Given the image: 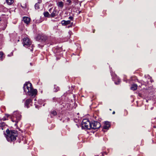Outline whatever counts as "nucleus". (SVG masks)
Listing matches in <instances>:
<instances>
[{
	"label": "nucleus",
	"mask_w": 156,
	"mask_h": 156,
	"mask_svg": "<svg viewBox=\"0 0 156 156\" xmlns=\"http://www.w3.org/2000/svg\"><path fill=\"white\" fill-rule=\"evenodd\" d=\"M44 16L45 17H50V14L48 12H46L43 13Z\"/></svg>",
	"instance_id": "nucleus-17"
},
{
	"label": "nucleus",
	"mask_w": 156,
	"mask_h": 156,
	"mask_svg": "<svg viewBox=\"0 0 156 156\" xmlns=\"http://www.w3.org/2000/svg\"><path fill=\"white\" fill-rule=\"evenodd\" d=\"M21 115L20 113L18 112H13L12 116L11 117V120L13 122H15L16 125V123L20 120Z\"/></svg>",
	"instance_id": "nucleus-3"
},
{
	"label": "nucleus",
	"mask_w": 156,
	"mask_h": 156,
	"mask_svg": "<svg viewBox=\"0 0 156 156\" xmlns=\"http://www.w3.org/2000/svg\"><path fill=\"white\" fill-rule=\"evenodd\" d=\"M5 124L4 122H2L0 123V129L3 130L4 129L5 127Z\"/></svg>",
	"instance_id": "nucleus-16"
},
{
	"label": "nucleus",
	"mask_w": 156,
	"mask_h": 156,
	"mask_svg": "<svg viewBox=\"0 0 156 156\" xmlns=\"http://www.w3.org/2000/svg\"><path fill=\"white\" fill-rule=\"evenodd\" d=\"M153 127H154V128H156V126H154Z\"/></svg>",
	"instance_id": "nucleus-37"
},
{
	"label": "nucleus",
	"mask_w": 156,
	"mask_h": 156,
	"mask_svg": "<svg viewBox=\"0 0 156 156\" xmlns=\"http://www.w3.org/2000/svg\"><path fill=\"white\" fill-rule=\"evenodd\" d=\"M47 37L45 35H39L37 36V39L40 41L44 42L47 39Z\"/></svg>",
	"instance_id": "nucleus-8"
},
{
	"label": "nucleus",
	"mask_w": 156,
	"mask_h": 156,
	"mask_svg": "<svg viewBox=\"0 0 156 156\" xmlns=\"http://www.w3.org/2000/svg\"><path fill=\"white\" fill-rule=\"evenodd\" d=\"M30 65H31V66H32L33 65L31 63H30Z\"/></svg>",
	"instance_id": "nucleus-36"
},
{
	"label": "nucleus",
	"mask_w": 156,
	"mask_h": 156,
	"mask_svg": "<svg viewBox=\"0 0 156 156\" xmlns=\"http://www.w3.org/2000/svg\"><path fill=\"white\" fill-rule=\"evenodd\" d=\"M5 9L4 7L2 5H0V12L3 11Z\"/></svg>",
	"instance_id": "nucleus-21"
},
{
	"label": "nucleus",
	"mask_w": 156,
	"mask_h": 156,
	"mask_svg": "<svg viewBox=\"0 0 156 156\" xmlns=\"http://www.w3.org/2000/svg\"><path fill=\"white\" fill-rule=\"evenodd\" d=\"M147 83L148 85V89L151 88V90L153 91L154 89L152 88V86L151 84V83L154 82L153 80L152 79L151 77L149 76V75H147Z\"/></svg>",
	"instance_id": "nucleus-7"
},
{
	"label": "nucleus",
	"mask_w": 156,
	"mask_h": 156,
	"mask_svg": "<svg viewBox=\"0 0 156 156\" xmlns=\"http://www.w3.org/2000/svg\"><path fill=\"white\" fill-rule=\"evenodd\" d=\"M23 20L25 23L28 24L30 22V18L27 17H24Z\"/></svg>",
	"instance_id": "nucleus-11"
},
{
	"label": "nucleus",
	"mask_w": 156,
	"mask_h": 156,
	"mask_svg": "<svg viewBox=\"0 0 156 156\" xmlns=\"http://www.w3.org/2000/svg\"><path fill=\"white\" fill-rule=\"evenodd\" d=\"M23 44L24 46L26 48H28L31 44V42L29 39L27 37H25L23 39Z\"/></svg>",
	"instance_id": "nucleus-6"
},
{
	"label": "nucleus",
	"mask_w": 156,
	"mask_h": 156,
	"mask_svg": "<svg viewBox=\"0 0 156 156\" xmlns=\"http://www.w3.org/2000/svg\"><path fill=\"white\" fill-rule=\"evenodd\" d=\"M23 88L24 91L27 95L35 96L37 94V90L33 88L32 84L29 82H26L24 84Z\"/></svg>",
	"instance_id": "nucleus-1"
},
{
	"label": "nucleus",
	"mask_w": 156,
	"mask_h": 156,
	"mask_svg": "<svg viewBox=\"0 0 156 156\" xmlns=\"http://www.w3.org/2000/svg\"><path fill=\"white\" fill-rule=\"evenodd\" d=\"M121 82V80L120 79H118V82H115V84H118L119 83Z\"/></svg>",
	"instance_id": "nucleus-23"
},
{
	"label": "nucleus",
	"mask_w": 156,
	"mask_h": 156,
	"mask_svg": "<svg viewBox=\"0 0 156 156\" xmlns=\"http://www.w3.org/2000/svg\"><path fill=\"white\" fill-rule=\"evenodd\" d=\"M58 90H59V87L57 86L56 85H54V91L55 92H56Z\"/></svg>",
	"instance_id": "nucleus-20"
},
{
	"label": "nucleus",
	"mask_w": 156,
	"mask_h": 156,
	"mask_svg": "<svg viewBox=\"0 0 156 156\" xmlns=\"http://www.w3.org/2000/svg\"><path fill=\"white\" fill-rule=\"evenodd\" d=\"M35 7L36 9H39V4L38 3H36L35 5Z\"/></svg>",
	"instance_id": "nucleus-22"
},
{
	"label": "nucleus",
	"mask_w": 156,
	"mask_h": 156,
	"mask_svg": "<svg viewBox=\"0 0 156 156\" xmlns=\"http://www.w3.org/2000/svg\"><path fill=\"white\" fill-rule=\"evenodd\" d=\"M23 9H25L26 8V5L25 4H24L23 5H21Z\"/></svg>",
	"instance_id": "nucleus-24"
},
{
	"label": "nucleus",
	"mask_w": 156,
	"mask_h": 156,
	"mask_svg": "<svg viewBox=\"0 0 156 156\" xmlns=\"http://www.w3.org/2000/svg\"><path fill=\"white\" fill-rule=\"evenodd\" d=\"M32 102V99H28L26 100L25 103V106L28 108L30 105H31Z\"/></svg>",
	"instance_id": "nucleus-9"
},
{
	"label": "nucleus",
	"mask_w": 156,
	"mask_h": 156,
	"mask_svg": "<svg viewBox=\"0 0 156 156\" xmlns=\"http://www.w3.org/2000/svg\"><path fill=\"white\" fill-rule=\"evenodd\" d=\"M6 2L8 5H11L14 2L13 0H6Z\"/></svg>",
	"instance_id": "nucleus-18"
},
{
	"label": "nucleus",
	"mask_w": 156,
	"mask_h": 156,
	"mask_svg": "<svg viewBox=\"0 0 156 156\" xmlns=\"http://www.w3.org/2000/svg\"><path fill=\"white\" fill-rule=\"evenodd\" d=\"M72 27V25H69V26H68L67 27L68 28H69L70 27Z\"/></svg>",
	"instance_id": "nucleus-30"
},
{
	"label": "nucleus",
	"mask_w": 156,
	"mask_h": 156,
	"mask_svg": "<svg viewBox=\"0 0 156 156\" xmlns=\"http://www.w3.org/2000/svg\"><path fill=\"white\" fill-rule=\"evenodd\" d=\"M94 31H95V30H93V33H94Z\"/></svg>",
	"instance_id": "nucleus-39"
},
{
	"label": "nucleus",
	"mask_w": 156,
	"mask_h": 156,
	"mask_svg": "<svg viewBox=\"0 0 156 156\" xmlns=\"http://www.w3.org/2000/svg\"><path fill=\"white\" fill-rule=\"evenodd\" d=\"M3 55V53L2 52H0V58H2Z\"/></svg>",
	"instance_id": "nucleus-26"
},
{
	"label": "nucleus",
	"mask_w": 156,
	"mask_h": 156,
	"mask_svg": "<svg viewBox=\"0 0 156 156\" xmlns=\"http://www.w3.org/2000/svg\"><path fill=\"white\" fill-rule=\"evenodd\" d=\"M30 50L31 51H32L33 50V48H32L31 49L30 48Z\"/></svg>",
	"instance_id": "nucleus-32"
},
{
	"label": "nucleus",
	"mask_w": 156,
	"mask_h": 156,
	"mask_svg": "<svg viewBox=\"0 0 156 156\" xmlns=\"http://www.w3.org/2000/svg\"><path fill=\"white\" fill-rule=\"evenodd\" d=\"M51 10V8H50V9L49 10V11L50 12V11Z\"/></svg>",
	"instance_id": "nucleus-35"
},
{
	"label": "nucleus",
	"mask_w": 156,
	"mask_h": 156,
	"mask_svg": "<svg viewBox=\"0 0 156 156\" xmlns=\"http://www.w3.org/2000/svg\"><path fill=\"white\" fill-rule=\"evenodd\" d=\"M90 123L87 119H83L81 123L82 129H90Z\"/></svg>",
	"instance_id": "nucleus-4"
},
{
	"label": "nucleus",
	"mask_w": 156,
	"mask_h": 156,
	"mask_svg": "<svg viewBox=\"0 0 156 156\" xmlns=\"http://www.w3.org/2000/svg\"><path fill=\"white\" fill-rule=\"evenodd\" d=\"M73 17L72 16H70L69 17V19L70 20H73Z\"/></svg>",
	"instance_id": "nucleus-27"
},
{
	"label": "nucleus",
	"mask_w": 156,
	"mask_h": 156,
	"mask_svg": "<svg viewBox=\"0 0 156 156\" xmlns=\"http://www.w3.org/2000/svg\"><path fill=\"white\" fill-rule=\"evenodd\" d=\"M51 117H52L53 116H55L57 115V113L55 111H53L51 112Z\"/></svg>",
	"instance_id": "nucleus-19"
},
{
	"label": "nucleus",
	"mask_w": 156,
	"mask_h": 156,
	"mask_svg": "<svg viewBox=\"0 0 156 156\" xmlns=\"http://www.w3.org/2000/svg\"><path fill=\"white\" fill-rule=\"evenodd\" d=\"M101 126L100 123L97 121H94L90 123V129H96L99 128Z\"/></svg>",
	"instance_id": "nucleus-5"
},
{
	"label": "nucleus",
	"mask_w": 156,
	"mask_h": 156,
	"mask_svg": "<svg viewBox=\"0 0 156 156\" xmlns=\"http://www.w3.org/2000/svg\"><path fill=\"white\" fill-rule=\"evenodd\" d=\"M6 25H5L4 26V28L3 29V30H4L5 29V28H6Z\"/></svg>",
	"instance_id": "nucleus-31"
},
{
	"label": "nucleus",
	"mask_w": 156,
	"mask_h": 156,
	"mask_svg": "<svg viewBox=\"0 0 156 156\" xmlns=\"http://www.w3.org/2000/svg\"><path fill=\"white\" fill-rule=\"evenodd\" d=\"M104 155V153H101L100 156H103Z\"/></svg>",
	"instance_id": "nucleus-28"
},
{
	"label": "nucleus",
	"mask_w": 156,
	"mask_h": 156,
	"mask_svg": "<svg viewBox=\"0 0 156 156\" xmlns=\"http://www.w3.org/2000/svg\"><path fill=\"white\" fill-rule=\"evenodd\" d=\"M110 126V124L109 122H105L103 126V129H108Z\"/></svg>",
	"instance_id": "nucleus-12"
},
{
	"label": "nucleus",
	"mask_w": 156,
	"mask_h": 156,
	"mask_svg": "<svg viewBox=\"0 0 156 156\" xmlns=\"http://www.w3.org/2000/svg\"><path fill=\"white\" fill-rule=\"evenodd\" d=\"M137 85L135 84H132L130 87V89L133 90H135L137 89Z\"/></svg>",
	"instance_id": "nucleus-15"
},
{
	"label": "nucleus",
	"mask_w": 156,
	"mask_h": 156,
	"mask_svg": "<svg viewBox=\"0 0 156 156\" xmlns=\"http://www.w3.org/2000/svg\"><path fill=\"white\" fill-rule=\"evenodd\" d=\"M57 5L60 9H62L64 6V3L62 1L58 2L57 3Z\"/></svg>",
	"instance_id": "nucleus-14"
},
{
	"label": "nucleus",
	"mask_w": 156,
	"mask_h": 156,
	"mask_svg": "<svg viewBox=\"0 0 156 156\" xmlns=\"http://www.w3.org/2000/svg\"><path fill=\"white\" fill-rule=\"evenodd\" d=\"M67 2H69V3H71V2L70 0H67Z\"/></svg>",
	"instance_id": "nucleus-29"
},
{
	"label": "nucleus",
	"mask_w": 156,
	"mask_h": 156,
	"mask_svg": "<svg viewBox=\"0 0 156 156\" xmlns=\"http://www.w3.org/2000/svg\"><path fill=\"white\" fill-rule=\"evenodd\" d=\"M4 133L7 141L10 142L15 141L18 134L17 131L14 130L10 131L8 129H7L5 133L4 131Z\"/></svg>",
	"instance_id": "nucleus-2"
},
{
	"label": "nucleus",
	"mask_w": 156,
	"mask_h": 156,
	"mask_svg": "<svg viewBox=\"0 0 156 156\" xmlns=\"http://www.w3.org/2000/svg\"><path fill=\"white\" fill-rule=\"evenodd\" d=\"M2 19L1 18H0V22L1 21Z\"/></svg>",
	"instance_id": "nucleus-38"
},
{
	"label": "nucleus",
	"mask_w": 156,
	"mask_h": 156,
	"mask_svg": "<svg viewBox=\"0 0 156 156\" xmlns=\"http://www.w3.org/2000/svg\"><path fill=\"white\" fill-rule=\"evenodd\" d=\"M70 21L69 20L66 21L63 20L61 21V24L63 26H66L70 23Z\"/></svg>",
	"instance_id": "nucleus-13"
},
{
	"label": "nucleus",
	"mask_w": 156,
	"mask_h": 156,
	"mask_svg": "<svg viewBox=\"0 0 156 156\" xmlns=\"http://www.w3.org/2000/svg\"><path fill=\"white\" fill-rule=\"evenodd\" d=\"M68 33L70 35H71L73 34L72 31H70V30L69 31Z\"/></svg>",
	"instance_id": "nucleus-25"
},
{
	"label": "nucleus",
	"mask_w": 156,
	"mask_h": 156,
	"mask_svg": "<svg viewBox=\"0 0 156 156\" xmlns=\"http://www.w3.org/2000/svg\"><path fill=\"white\" fill-rule=\"evenodd\" d=\"M115 111H113V112H112V114H115Z\"/></svg>",
	"instance_id": "nucleus-33"
},
{
	"label": "nucleus",
	"mask_w": 156,
	"mask_h": 156,
	"mask_svg": "<svg viewBox=\"0 0 156 156\" xmlns=\"http://www.w3.org/2000/svg\"><path fill=\"white\" fill-rule=\"evenodd\" d=\"M58 12L56 9H54L53 11L50 14L51 17H53L57 15Z\"/></svg>",
	"instance_id": "nucleus-10"
},
{
	"label": "nucleus",
	"mask_w": 156,
	"mask_h": 156,
	"mask_svg": "<svg viewBox=\"0 0 156 156\" xmlns=\"http://www.w3.org/2000/svg\"><path fill=\"white\" fill-rule=\"evenodd\" d=\"M73 25V23H71L70 25H72V26Z\"/></svg>",
	"instance_id": "nucleus-34"
}]
</instances>
